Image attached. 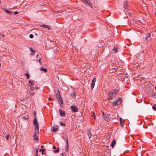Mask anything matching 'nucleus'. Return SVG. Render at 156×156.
I'll return each instance as SVG.
<instances>
[{"mask_svg": "<svg viewBox=\"0 0 156 156\" xmlns=\"http://www.w3.org/2000/svg\"><path fill=\"white\" fill-rule=\"evenodd\" d=\"M57 147H56L55 146L53 145V149H56Z\"/></svg>", "mask_w": 156, "mask_h": 156, "instance_id": "nucleus-47", "label": "nucleus"}, {"mask_svg": "<svg viewBox=\"0 0 156 156\" xmlns=\"http://www.w3.org/2000/svg\"><path fill=\"white\" fill-rule=\"evenodd\" d=\"M118 90L117 89H115L114 90V91L113 92H114L115 95H116V94L118 92Z\"/></svg>", "mask_w": 156, "mask_h": 156, "instance_id": "nucleus-25", "label": "nucleus"}, {"mask_svg": "<svg viewBox=\"0 0 156 156\" xmlns=\"http://www.w3.org/2000/svg\"><path fill=\"white\" fill-rule=\"evenodd\" d=\"M21 63H22V62H21ZM23 64V63H22V64Z\"/></svg>", "mask_w": 156, "mask_h": 156, "instance_id": "nucleus-60", "label": "nucleus"}, {"mask_svg": "<svg viewBox=\"0 0 156 156\" xmlns=\"http://www.w3.org/2000/svg\"><path fill=\"white\" fill-rule=\"evenodd\" d=\"M118 49L115 48V47H114L113 49V50L114 51V53H117L118 52Z\"/></svg>", "mask_w": 156, "mask_h": 156, "instance_id": "nucleus-24", "label": "nucleus"}, {"mask_svg": "<svg viewBox=\"0 0 156 156\" xmlns=\"http://www.w3.org/2000/svg\"><path fill=\"white\" fill-rule=\"evenodd\" d=\"M40 26L48 29L49 30H50L51 29V27L47 25L42 24L40 25Z\"/></svg>", "mask_w": 156, "mask_h": 156, "instance_id": "nucleus-8", "label": "nucleus"}, {"mask_svg": "<svg viewBox=\"0 0 156 156\" xmlns=\"http://www.w3.org/2000/svg\"><path fill=\"white\" fill-rule=\"evenodd\" d=\"M0 35L2 37H4V36H5L3 34H2V33H0Z\"/></svg>", "mask_w": 156, "mask_h": 156, "instance_id": "nucleus-44", "label": "nucleus"}, {"mask_svg": "<svg viewBox=\"0 0 156 156\" xmlns=\"http://www.w3.org/2000/svg\"><path fill=\"white\" fill-rule=\"evenodd\" d=\"M23 119H25V120H26V119H27V120H28V119H29V118H28V117H27V118H26V116H23Z\"/></svg>", "mask_w": 156, "mask_h": 156, "instance_id": "nucleus-35", "label": "nucleus"}, {"mask_svg": "<svg viewBox=\"0 0 156 156\" xmlns=\"http://www.w3.org/2000/svg\"><path fill=\"white\" fill-rule=\"evenodd\" d=\"M25 75L26 76V78L27 79H29L30 77L29 74L27 73H25Z\"/></svg>", "mask_w": 156, "mask_h": 156, "instance_id": "nucleus-23", "label": "nucleus"}, {"mask_svg": "<svg viewBox=\"0 0 156 156\" xmlns=\"http://www.w3.org/2000/svg\"><path fill=\"white\" fill-rule=\"evenodd\" d=\"M35 88H36V90H37L38 89V87H36Z\"/></svg>", "mask_w": 156, "mask_h": 156, "instance_id": "nucleus-53", "label": "nucleus"}, {"mask_svg": "<svg viewBox=\"0 0 156 156\" xmlns=\"http://www.w3.org/2000/svg\"><path fill=\"white\" fill-rule=\"evenodd\" d=\"M45 150L44 148L41 149L39 150V152L42 151V154L43 155L45 154L46 153L45 152Z\"/></svg>", "mask_w": 156, "mask_h": 156, "instance_id": "nucleus-16", "label": "nucleus"}, {"mask_svg": "<svg viewBox=\"0 0 156 156\" xmlns=\"http://www.w3.org/2000/svg\"><path fill=\"white\" fill-rule=\"evenodd\" d=\"M155 90H156V86H155Z\"/></svg>", "mask_w": 156, "mask_h": 156, "instance_id": "nucleus-55", "label": "nucleus"}, {"mask_svg": "<svg viewBox=\"0 0 156 156\" xmlns=\"http://www.w3.org/2000/svg\"><path fill=\"white\" fill-rule=\"evenodd\" d=\"M1 3V0H0V3Z\"/></svg>", "mask_w": 156, "mask_h": 156, "instance_id": "nucleus-57", "label": "nucleus"}, {"mask_svg": "<svg viewBox=\"0 0 156 156\" xmlns=\"http://www.w3.org/2000/svg\"><path fill=\"white\" fill-rule=\"evenodd\" d=\"M146 35H146V40H147L148 38H149L150 37V36L151 35V34L150 33H147V34H146Z\"/></svg>", "mask_w": 156, "mask_h": 156, "instance_id": "nucleus-20", "label": "nucleus"}, {"mask_svg": "<svg viewBox=\"0 0 156 156\" xmlns=\"http://www.w3.org/2000/svg\"><path fill=\"white\" fill-rule=\"evenodd\" d=\"M34 94H35V93H34H34H31L30 95L31 96H33L34 95Z\"/></svg>", "mask_w": 156, "mask_h": 156, "instance_id": "nucleus-48", "label": "nucleus"}, {"mask_svg": "<svg viewBox=\"0 0 156 156\" xmlns=\"http://www.w3.org/2000/svg\"><path fill=\"white\" fill-rule=\"evenodd\" d=\"M30 87V89L32 90H34V89H35V88L34 87Z\"/></svg>", "mask_w": 156, "mask_h": 156, "instance_id": "nucleus-38", "label": "nucleus"}, {"mask_svg": "<svg viewBox=\"0 0 156 156\" xmlns=\"http://www.w3.org/2000/svg\"><path fill=\"white\" fill-rule=\"evenodd\" d=\"M44 147V146L43 145H41V148H43Z\"/></svg>", "mask_w": 156, "mask_h": 156, "instance_id": "nucleus-51", "label": "nucleus"}, {"mask_svg": "<svg viewBox=\"0 0 156 156\" xmlns=\"http://www.w3.org/2000/svg\"><path fill=\"white\" fill-rule=\"evenodd\" d=\"M127 3V2H126H126H124V3L123 4H124V5H127V4H126V3Z\"/></svg>", "mask_w": 156, "mask_h": 156, "instance_id": "nucleus-49", "label": "nucleus"}, {"mask_svg": "<svg viewBox=\"0 0 156 156\" xmlns=\"http://www.w3.org/2000/svg\"><path fill=\"white\" fill-rule=\"evenodd\" d=\"M55 97L60 105L61 104H63V100L61 98L60 91L58 90L57 92L55 93Z\"/></svg>", "mask_w": 156, "mask_h": 156, "instance_id": "nucleus-1", "label": "nucleus"}, {"mask_svg": "<svg viewBox=\"0 0 156 156\" xmlns=\"http://www.w3.org/2000/svg\"><path fill=\"white\" fill-rule=\"evenodd\" d=\"M66 146H69V142L68 140V139H66Z\"/></svg>", "mask_w": 156, "mask_h": 156, "instance_id": "nucleus-34", "label": "nucleus"}, {"mask_svg": "<svg viewBox=\"0 0 156 156\" xmlns=\"http://www.w3.org/2000/svg\"><path fill=\"white\" fill-rule=\"evenodd\" d=\"M143 78V77H141V78L142 79Z\"/></svg>", "mask_w": 156, "mask_h": 156, "instance_id": "nucleus-58", "label": "nucleus"}, {"mask_svg": "<svg viewBox=\"0 0 156 156\" xmlns=\"http://www.w3.org/2000/svg\"><path fill=\"white\" fill-rule=\"evenodd\" d=\"M34 118H37L36 116V112L35 111H34Z\"/></svg>", "mask_w": 156, "mask_h": 156, "instance_id": "nucleus-31", "label": "nucleus"}, {"mask_svg": "<svg viewBox=\"0 0 156 156\" xmlns=\"http://www.w3.org/2000/svg\"><path fill=\"white\" fill-rule=\"evenodd\" d=\"M153 105H154L152 107V108L154 110L156 111V105L154 104Z\"/></svg>", "mask_w": 156, "mask_h": 156, "instance_id": "nucleus-28", "label": "nucleus"}, {"mask_svg": "<svg viewBox=\"0 0 156 156\" xmlns=\"http://www.w3.org/2000/svg\"><path fill=\"white\" fill-rule=\"evenodd\" d=\"M117 69V68H114L110 69L109 71L110 73H113L116 72Z\"/></svg>", "mask_w": 156, "mask_h": 156, "instance_id": "nucleus-11", "label": "nucleus"}, {"mask_svg": "<svg viewBox=\"0 0 156 156\" xmlns=\"http://www.w3.org/2000/svg\"><path fill=\"white\" fill-rule=\"evenodd\" d=\"M108 95L109 97V98L111 100L114 98L115 95L114 92L112 91H109L108 93Z\"/></svg>", "mask_w": 156, "mask_h": 156, "instance_id": "nucleus-3", "label": "nucleus"}, {"mask_svg": "<svg viewBox=\"0 0 156 156\" xmlns=\"http://www.w3.org/2000/svg\"><path fill=\"white\" fill-rule=\"evenodd\" d=\"M18 12L17 11H15L14 12V14H18Z\"/></svg>", "mask_w": 156, "mask_h": 156, "instance_id": "nucleus-45", "label": "nucleus"}, {"mask_svg": "<svg viewBox=\"0 0 156 156\" xmlns=\"http://www.w3.org/2000/svg\"><path fill=\"white\" fill-rule=\"evenodd\" d=\"M69 147V146H68V147L66 146V151L67 152L68 151V150Z\"/></svg>", "mask_w": 156, "mask_h": 156, "instance_id": "nucleus-41", "label": "nucleus"}, {"mask_svg": "<svg viewBox=\"0 0 156 156\" xmlns=\"http://www.w3.org/2000/svg\"><path fill=\"white\" fill-rule=\"evenodd\" d=\"M119 121H120V124L122 126H124V121L122 120V119L121 118H119Z\"/></svg>", "mask_w": 156, "mask_h": 156, "instance_id": "nucleus-17", "label": "nucleus"}, {"mask_svg": "<svg viewBox=\"0 0 156 156\" xmlns=\"http://www.w3.org/2000/svg\"><path fill=\"white\" fill-rule=\"evenodd\" d=\"M29 37L31 38H32L34 37V35L33 34H30L29 35Z\"/></svg>", "mask_w": 156, "mask_h": 156, "instance_id": "nucleus-36", "label": "nucleus"}, {"mask_svg": "<svg viewBox=\"0 0 156 156\" xmlns=\"http://www.w3.org/2000/svg\"><path fill=\"white\" fill-rule=\"evenodd\" d=\"M35 156H38V154L37 153H36Z\"/></svg>", "mask_w": 156, "mask_h": 156, "instance_id": "nucleus-52", "label": "nucleus"}, {"mask_svg": "<svg viewBox=\"0 0 156 156\" xmlns=\"http://www.w3.org/2000/svg\"><path fill=\"white\" fill-rule=\"evenodd\" d=\"M59 148L58 147H57L56 148V150L54 151V152L55 153H56L58 152H59Z\"/></svg>", "mask_w": 156, "mask_h": 156, "instance_id": "nucleus-26", "label": "nucleus"}, {"mask_svg": "<svg viewBox=\"0 0 156 156\" xmlns=\"http://www.w3.org/2000/svg\"><path fill=\"white\" fill-rule=\"evenodd\" d=\"M4 9V11H5L7 13L10 15H11L13 13V12L12 11H9V10L7 9L6 8H4L3 9Z\"/></svg>", "mask_w": 156, "mask_h": 156, "instance_id": "nucleus-13", "label": "nucleus"}, {"mask_svg": "<svg viewBox=\"0 0 156 156\" xmlns=\"http://www.w3.org/2000/svg\"><path fill=\"white\" fill-rule=\"evenodd\" d=\"M33 124L35 126L34 128V133L36 134L39 133V126L37 122V118H34L33 121Z\"/></svg>", "mask_w": 156, "mask_h": 156, "instance_id": "nucleus-2", "label": "nucleus"}, {"mask_svg": "<svg viewBox=\"0 0 156 156\" xmlns=\"http://www.w3.org/2000/svg\"><path fill=\"white\" fill-rule=\"evenodd\" d=\"M30 49L32 52H36V51L34 50L33 48H32L31 47L30 48Z\"/></svg>", "mask_w": 156, "mask_h": 156, "instance_id": "nucleus-29", "label": "nucleus"}, {"mask_svg": "<svg viewBox=\"0 0 156 156\" xmlns=\"http://www.w3.org/2000/svg\"><path fill=\"white\" fill-rule=\"evenodd\" d=\"M71 108L73 112H76L78 111L77 107L75 105H72L70 107Z\"/></svg>", "mask_w": 156, "mask_h": 156, "instance_id": "nucleus-5", "label": "nucleus"}, {"mask_svg": "<svg viewBox=\"0 0 156 156\" xmlns=\"http://www.w3.org/2000/svg\"><path fill=\"white\" fill-rule=\"evenodd\" d=\"M60 125L61 126H66V124L65 123H63L62 122H60Z\"/></svg>", "mask_w": 156, "mask_h": 156, "instance_id": "nucleus-30", "label": "nucleus"}, {"mask_svg": "<svg viewBox=\"0 0 156 156\" xmlns=\"http://www.w3.org/2000/svg\"><path fill=\"white\" fill-rule=\"evenodd\" d=\"M48 99L49 100H53V99H52L51 98V97H50L48 98Z\"/></svg>", "mask_w": 156, "mask_h": 156, "instance_id": "nucleus-46", "label": "nucleus"}, {"mask_svg": "<svg viewBox=\"0 0 156 156\" xmlns=\"http://www.w3.org/2000/svg\"><path fill=\"white\" fill-rule=\"evenodd\" d=\"M91 116L94 118V119L96 120V118L94 112V111L91 112Z\"/></svg>", "mask_w": 156, "mask_h": 156, "instance_id": "nucleus-19", "label": "nucleus"}, {"mask_svg": "<svg viewBox=\"0 0 156 156\" xmlns=\"http://www.w3.org/2000/svg\"><path fill=\"white\" fill-rule=\"evenodd\" d=\"M40 69L41 71H43L44 72H47V70L46 68H44L41 67L40 68Z\"/></svg>", "mask_w": 156, "mask_h": 156, "instance_id": "nucleus-21", "label": "nucleus"}, {"mask_svg": "<svg viewBox=\"0 0 156 156\" xmlns=\"http://www.w3.org/2000/svg\"><path fill=\"white\" fill-rule=\"evenodd\" d=\"M61 155L62 156H66V154L64 152V153H62Z\"/></svg>", "mask_w": 156, "mask_h": 156, "instance_id": "nucleus-37", "label": "nucleus"}, {"mask_svg": "<svg viewBox=\"0 0 156 156\" xmlns=\"http://www.w3.org/2000/svg\"><path fill=\"white\" fill-rule=\"evenodd\" d=\"M1 63H0V67H1Z\"/></svg>", "mask_w": 156, "mask_h": 156, "instance_id": "nucleus-56", "label": "nucleus"}, {"mask_svg": "<svg viewBox=\"0 0 156 156\" xmlns=\"http://www.w3.org/2000/svg\"><path fill=\"white\" fill-rule=\"evenodd\" d=\"M59 112L60 113V115L62 117H63L65 114V112L63 111L61 109H60L59 110Z\"/></svg>", "mask_w": 156, "mask_h": 156, "instance_id": "nucleus-10", "label": "nucleus"}, {"mask_svg": "<svg viewBox=\"0 0 156 156\" xmlns=\"http://www.w3.org/2000/svg\"><path fill=\"white\" fill-rule=\"evenodd\" d=\"M152 95L153 98H156V94H155L153 93Z\"/></svg>", "mask_w": 156, "mask_h": 156, "instance_id": "nucleus-33", "label": "nucleus"}, {"mask_svg": "<svg viewBox=\"0 0 156 156\" xmlns=\"http://www.w3.org/2000/svg\"><path fill=\"white\" fill-rule=\"evenodd\" d=\"M101 112H102V116H103V117H104V116H105V114H104V112L102 111H101Z\"/></svg>", "mask_w": 156, "mask_h": 156, "instance_id": "nucleus-39", "label": "nucleus"}, {"mask_svg": "<svg viewBox=\"0 0 156 156\" xmlns=\"http://www.w3.org/2000/svg\"><path fill=\"white\" fill-rule=\"evenodd\" d=\"M39 56V55L38 54H37V55H36V56L37 58H38V56Z\"/></svg>", "mask_w": 156, "mask_h": 156, "instance_id": "nucleus-50", "label": "nucleus"}, {"mask_svg": "<svg viewBox=\"0 0 156 156\" xmlns=\"http://www.w3.org/2000/svg\"><path fill=\"white\" fill-rule=\"evenodd\" d=\"M125 8H126L127 7V5H126V6H125Z\"/></svg>", "mask_w": 156, "mask_h": 156, "instance_id": "nucleus-54", "label": "nucleus"}, {"mask_svg": "<svg viewBox=\"0 0 156 156\" xmlns=\"http://www.w3.org/2000/svg\"><path fill=\"white\" fill-rule=\"evenodd\" d=\"M29 83H30L29 84V86H31L32 85H34V82H32L30 80L29 81Z\"/></svg>", "mask_w": 156, "mask_h": 156, "instance_id": "nucleus-22", "label": "nucleus"}, {"mask_svg": "<svg viewBox=\"0 0 156 156\" xmlns=\"http://www.w3.org/2000/svg\"><path fill=\"white\" fill-rule=\"evenodd\" d=\"M87 133L88 135V137L89 139H90V138L92 136V133L90 131V129H88L87 130Z\"/></svg>", "mask_w": 156, "mask_h": 156, "instance_id": "nucleus-9", "label": "nucleus"}, {"mask_svg": "<svg viewBox=\"0 0 156 156\" xmlns=\"http://www.w3.org/2000/svg\"><path fill=\"white\" fill-rule=\"evenodd\" d=\"M103 118L107 122H110L111 120V119L108 116H105Z\"/></svg>", "mask_w": 156, "mask_h": 156, "instance_id": "nucleus-14", "label": "nucleus"}, {"mask_svg": "<svg viewBox=\"0 0 156 156\" xmlns=\"http://www.w3.org/2000/svg\"><path fill=\"white\" fill-rule=\"evenodd\" d=\"M52 129H51V131L53 132H55L58 131V128H56L55 126H53L52 127Z\"/></svg>", "mask_w": 156, "mask_h": 156, "instance_id": "nucleus-12", "label": "nucleus"}, {"mask_svg": "<svg viewBox=\"0 0 156 156\" xmlns=\"http://www.w3.org/2000/svg\"><path fill=\"white\" fill-rule=\"evenodd\" d=\"M41 58H40L39 59H38V61L40 63V64H41L42 62H41Z\"/></svg>", "mask_w": 156, "mask_h": 156, "instance_id": "nucleus-43", "label": "nucleus"}, {"mask_svg": "<svg viewBox=\"0 0 156 156\" xmlns=\"http://www.w3.org/2000/svg\"><path fill=\"white\" fill-rule=\"evenodd\" d=\"M119 101H120L119 104H121L122 102V99L121 98H119L118 100H117L116 101L113 102L112 104V106L113 107H114L116 106L117 104V102Z\"/></svg>", "mask_w": 156, "mask_h": 156, "instance_id": "nucleus-6", "label": "nucleus"}, {"mask_svg": "<svg viewBox=\"0 0 156 156\" xmlns=\"http://www.w3.org/2000/svg\"><path fill=\"white\" fill-rule=\"evenodd\" d=\"M116 141L115 140H113L111 144V145L112 146V148H113V147H114L115 145L116 144Z\"/></svg>", "mask_w": 156, "mask_h": 156, "instance_id": "nucleus-18", "label": "nucleus"}, {"mask_svg": "<svg viewBox=\"0 0 156 156\" xmlns=\"http://www.w3.org/2000/svg\"><path fill=\"white\" fill-rule=\"evenodd\" d=\"M81 1L83 3L88 5L92 8L93 7L92 4L90 3V2L89 0H81Z\"/></svg>", "mask_w": 156, "mask_h": 156, "instance_id": "nucleus-4", "label": "nucleus"}, {"mask_svg": "<svg viewBox=\"0 0 156 156\" xmlns=\"http://www.w3.org/2000/svg\"><path fill=\"white\" fill-rule=\"evenodd\" d=\"M38 148H36V151H35V154H36V153H37L38 152Z\"/></svg>", "mask_w": 156, "mask_h": 156, "instance_id": "nucleus-42", "label": "nucleus"}, {"mask_svg": "<svg viewBox=\"0 0 156 156\" xmlns=\"http://www.w3.org/2000/svg\"><path fill=\"white\" fill-rule=\"evenodd\" d=\"M21 63H22V62H21ZM23 64V63H22V64Z\"/></svg>", "mask_w": 156, "mask_h": 156, "instance_id": "nucleus-59", "label": "nucleus"}, {"mask_svg": "<svg viewBox=\"0 0 156 156\" xmlns=\"http://www.w3.org/2000/svg\"><path fill=\"white\" fill-rule=\"evenodd\" d=\"M72 96L73 97H75L76 96V92H73L72 93Z\"/></svg>", "mask_w": 156, "mask_h": 156, "instance_id": "nucleus-27", "label": "nucleus"}, {"mask_svg": "<svg viewBox=\"0 0 156 156\" xmlns=\"http://www.w3.org/2000/svg\"><path fill=\"white\" fill-rule=\"evenodd\" d=\"M96 78H94L92 80L91 84V89L92 90L94 87V85H95V82L96 81Z\"/></svg>", "mask_w": 156, "mask_h": 156, "instance_id": "nucleus-7", "label": "nucleus"}, {"mask_svg": "<svg viewBox=\"0 0 156 156\" xmlns=\"http://www.w3.org/2000/svg\"><path fill=\"white\" fill-rule=\"evenodd\" d=\"M35 134L36 133L34 134L33 135L34 139V140H36L37 141L39 140V138L38 136Z\"/></svg>", "mask_w": 156, "mask_h": 156, "instance_id": "nucleus-15", "label": "nucleus"}, {"mask_svg": "<svg viewBox=\"0 0 156 156\" xmlns=\"http://www.w3.org/2000/svg\"><path fill=\"white\" fill-rule=\"evenodd\" d=\"M63 139L64 140H66V139H68V138H67V137H66L63 136Z\"/></svg>", "mask_w": 156, "mask_h": 156, "instance_id": "nucleus-40", "label": "nucleus"}, {"mask_svg": "<svg viewBox=\"0 0 156 156\" xmlns=\"http://www.w3.org/2000/svg\"><path fill=\"white\" fill-rule=\"evenodd\" d=\"M10 136V135L9 134H7L5 136V138L7 140L9 139V138Z\"/></svg>", "mask_w": 156, "mask_h": 156, "instance_id": "nucleus-32", "label": "nucleus"}]
</instances>
